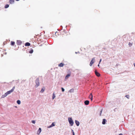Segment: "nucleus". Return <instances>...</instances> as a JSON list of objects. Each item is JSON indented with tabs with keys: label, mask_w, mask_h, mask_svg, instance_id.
<instances>
[{
	"label": "nucleus",
	"mask_w": 135,
	"mask_h": 135,
	"mask_svg": "<svg viewBox=\"0 0 135 135\" xmlns=\"http://www.w3.org/2000/svg\"><path fill=\"white\" fill-rule=\"evenodd\" d=\"M41 128H39L37 132V134L39 135L41 133Z\"/></svg>",
	"instance_id": "obj_8"
},
{
	"label": "nucleus",
	"mask_w": 135,
	"mask_h": 135,
	"mask_svg": "<svg viewBox=\"0 0 135 135\" xmlns=\"http://www.w3.org/2000/svg\"><path fill=\"white\" fill-rule=\"evenodd\" d=\"M106 120L105 119H103V120L102 123L103 124H104L105 123Z\"/></svg>",
	"instance_id": "obj_16"
},
{
	"label": "nucleus",
	"mask_w": 135,
	"mask_h": 135,
	"mask_svg": "<svg viewBox=\"0 0 135 135\" xmlns=\"http://www.w3.org/2000/svg\"><path fill=\"white\" fill-rule=\"evenodd\" d=\"M17 103L18 104H20L21 103V102L19 100H17Z\"/></svg>",
	"instance_id": "obj_23"
},
{
	"label": "nucleus",
	"mask_w": 135,
	"mask_h": 135,
	"mask_svg": "<svg viewBox=\"0 0 135 135\" xmlns=\"http://www.w3.org/2000/svg\"><path fill=\"white\" fill-rule=\"evenodd\" d=\"M128 45L129 46H131L132 45V44L129 42L128 44Z\"/></svg>",
	"instance_id": "obj_25"
},
{
	"label": "nucleus",
	"mask_w": 135,
	"mask_h": 135,
	"mask_svg": "<svg viewBox=\"0 0 135 135\" xmlns=\"http://www.w3.org/2000/svg\"><path fill=\"white\" fill-rule=\"evenodd\" d=\"M9 7V5L8 4H7L5 5L4 7V8H8Z\"/></svg>",
	"instance_id": "obj_22"
},
{
	"label": "nucleus",
	"mask_w": 135,
	"mask_h": 135,
	"mask_svg": "<svg viewBox=\"0 0 135 135\" xmlns=\"http://www.w3.org/2000/svg\"><path fill=\"white\" fill-rule=\"evenodd\" d=\"M16 0V1H19L20 0Z\"/></svg>",
	"instance_id": "obj_34"
},
{
	"label": "nucleus",
	"mask_w": 135,
	"mask_h": 135,
	"mask_svg": "<svg viewBox=\"0 0 135 135\" xmlns=\"http://www.w3.org/2000/svg\"><path fill=\"white\" fill-rule=\"evenodd\" d=\"M75 122L77 126H78L79 125V122L78 121L75 120Z\"/></svg>",
	"instance_id": "obj_13"
},
{
	"label": "nucleus",
	"mask_w": 135,
	"mask_h": 135,
	"mask_svg": "<svg viewBox=\"0 0 135 135\" xmlns=\"http://www.w3.org/2000/svg\"><path fill=\"white\" fill-rule=\"evenodd\" d=\"M89 103V101L88 100H86L84 102V103L86 105H88Z\"/></svg>",
	"instance_id": "obj_11"
},
{
	"label": "nucleus",
	"mask_w": 135,
	"mask_h": 135,
	"mask_svg": "<svg viewBox=\"0 0 135 135\" xmlns=\"http://www.w3.org/2000/svg\"><path fill=\"white\" fill-rule=\"evenodd\" d=\"M125 97L128 99L129 98V96L128 95H127L125 96Z\"/></svg>",
	"instance_id": "obj_26"
},
{
	"label": "nucleus",
	"mask_w": 135,
	"mask_h": 135,
	"mask_svg": "<svg viewBox=\"0 0 135 135\" xmlns=\"http://www.w3.org/2000/svg\"><path fill=\"white\" fill-rule=\"evenodd\" d=\"M134 66L135 67V64L134 63Z\"/></svg>",
	"instance_id": "obj_33"
},
{
	"label": "nucleus",
	"mask_w": 135,
	"mask_h": 135,
	"mask_svg": "<svg viewBox=\"0 0 135 135\" xmlns=\"http://www.w3.org/2000/svg\"><path fill=\"white\" fill-rule=\"evenodd\" d=\"M14 0H9V2L10 3L12 4L14 2Z\"/></svg>",
	"instance_id": "obj_20"
},
{
	"label": "nucleus",
	"mask_w": 135,
	"mask_h": 135,
	"mask_svg": "<svg viewBox=\"0 0 135 135\" xmlns=\"http://www.w3.org/2000/svg\"><path fill=\"white\" fill-rule=\"evenodd\" d=\"M55 95L53 93V95H52V99H53L55 98Z\"/></svg>",
	"instance_id": "obj_24"
},
{
	"label": "nucleus",
	"mask_w": 135,
	"mask_h": 135,
	"mask_svg": "<svg viewBox=\"0 0 135 135\" xmlns=\"http://www.w3.org/2000/svg\"><path fill=\"white\" fill-rule=\"evenodd\" d=\"M30 45V43L27 42L25 44V46H29Z\"/></svg>",
	"instance_id": "obj_12"
},
{
	"label": "nucleus",
	"mask_w": 135,
	"mask_h": 135,
	"mask_svg": "<svg viewBox=\"0 0 135 135\" xmlns=\"http://www.w3.org/2000/svg\"><path fill=\"white\" fill-rule=\"evenodd\" d=\"M15 86L13 87L12 89H11V90H10L9 91H7V92H6V93L7 94V95H8L10 93H11L12 92L14 91V90L15 89Z\"/></svg>",
	"instance_id": "obj_2"
},
{
	"label": "nucleus",
	"mask_w": 135,
	"mask_h": 135,
	"mask_svg": "<svg viewBox=\"0 0 135 135\" xmlns=\"http://www.w3.org/2000/svg\"><path fill=\"white\" fill-rule=\"evenodd\" d=\"M64 64L62 63L59 64L58 65L59 67H63L64 66Z\"/></svg>",
	"instance_id": "obj_15"
},
{
	"label": "nucleus",
	"mask_w": 135,
	"mask_h": 135,
	"mask_svg": "<svg viewBox=\"0 0 135 135\" xmlns=\"http://www.w3.org/2000/svg\"><path fill=\"white\" fill-rule=\"evenodd\" d=\"M98 66H99V64H98Z\"/></svg>",
	"instance_id": "obj_35"
},
{
	"label": "nucleus",
	"mask_w": 135,
	"mask_h": 135,
	"mask_svg": "<svg viewBox=\"0 0 135 135\" xmlns=\"http://www.w3.org/2000/svg\"><path fill=\"white\" fill-rule=\"evenodd\" d=\"M7 95L6 93L4 95H2V96L1 97V98H4L5 97H6Z\"/></svg>",
	"instance_id": "obj_14"
},
{
	"label": "nucleus",
	"mask_w": 135,
	"mask_h": 135,
	"mask_svg": "<svg viewBox=\"0 0 135 135\" xmlns=\"http://www.w3.org/2000/svg\"><path fill=\"white\" fill-rule=\"evenodd\" d=\"M72 89L70 90L69 91L70 92H71V91H72Z\"/></svg>",
	"instance_id": "obj_30"
},
{
	"label": "nucleus",
	"mask_w": 135,
	"mask_h": 135,
	"mask_svg": "<svg viewBox=\"0 0 135 135\" xmlns=\"http://www.w3.org/2000/svg\"><path fill=\"white\" fill-rule=\"evenodd\" d=\"M31 122H32V123H33V124H35V121L34 120H32Z\"/></svg>",
	"instance_id": "obj_27"
},
{
	"label": "nucleus",
	"mask_w": 135,
	"mask_h": 135,
	"mask_svg": "<svg viewBox=\"0 0 135 135\" xmlns=\"http://www.w3.org/2000/svg\"><path fill=\"white\" fill-rule=\"evenodd\" d=\"M45 87H44L43 88H42L41 91V92L42 93H43L45 90Z\"/></svg>",
	"instance_id": "obj_19"
},
{
	"label": "nucleus",
	"mask_w": 135,
	"mask_h": 135,
	"mask_svg": "<svg viewBox=\"0 0 135 135\" xmlns=\"http://www.w3.org/2000/svg\"><path fill=\"white\" fill-rule=\"evenodd\" d=\"M95 58L94 57L92 59L91 61L90 64V66H91L94 63V62H95Z\"/></svg>",
	"instance_id": "obj_5"
},
{
	"label": "nucleus",
	"mask_w": 135,
	"mask_h": 135,
	"mask_svg": "<svg viewBox=\"0 0 135 135\" xmlns=\"http://www.w3.org/2000/svg\"><path fill=\"white\" fill-rule=\"evenodd\" d=\"M22 43V41L20 40H18L17 41V44L18 45H21Z\"/></svg>",
	"instance_id": "obj_6"
},
{
	"label": "nucleus",
	"mask_w": 135,
	"mask_h": 135,
	"mask_svg": "<svg viewBox=\"0 0 135 135\" xmlns=\"http://www.w3.org/2000/svg\"><path fill=\"white\" fill-rule=\"evenodd\" d=\"M33 52V49H31L29 51V52L30 54L32 53Z\"/></svg>",
	"instance_id": "obj_21"
},
{
	"label": "nucleus",
	"mask_w": 135,
	"mask_h": 135,
	"mask_svg": "<svg viewBox=\"0 0 135 135\" xmlns=\"http://www.w3.org/2000/svg\"><path fill=\"white\" fill-rule=\"evenodd\" d=\"M11 45L12 46H14L15 44V42L14 41H12L11 42Z\"/></svg>",
	"instance_id": "obj_17"
},
{
	"label": "nucleus",
	"mask_w": 135,
	"mask_h": 135,
	"mask_svg": "<svg viewBox=\"0 0 135 135\" xmlns=\"http://www.w3.org/2000/svg\"><path fill=\"white\" fill-rule=\"evenodd\" d=\"M102 61V59H100V61H99V62H100Z\"/></svg>",
	"instance_id": "obj_31"
},
{
	"label": "nucleus",
	"mask_w": 135,
	"mask_h": 135,
	"mask_svg": "<svg viewBox=\"0 0 135 135\" xmlns=\"http://www.w3.org/2000/svg\"><path fill=\"white\" fill-rule=\"evenodd\" d=\"M73 135H74V132H73Z\"/></svg>",
	"instance_id": "obj_32"
},
{
	"label": "nucleus",
	"mask_w": 135,
	"mask_h": 135,
	"mask_svg": "<svg viewBox=\"0 0 135 135\" xmlns=\"http://www.w3.org/2000/svg\"><path fill=\"white\" fill-rule=\"evenodd\" d=\"M36 87H37L38 86H39L40 84L39 82V80L38 78H37L36 80Z\"/></svg>",
	"instance_id": "obj_4"
},
{
	"label": "nucleus",
	"mask_w": 135,
	"mask_h": 135,
	"mask_svg": "<svg viewBox=\"0 0 135 135\" xmlns=\"http://www.w3.org/2000/svg\"><path fill=\"white\" fill-rule=\"evenodd\" d=\"M68 120L71 126H73L74 124V122L72 118H69Z\"/></svg>",
	"instance_id": "obj_3"
},
{
	"label": "nucleus",
	"mask_w": 135,
	"mask_h": 135,
	"mask_svg": "<svg viewBox=\"0 0 135 135\" xmlns=\"http://www.w3.org/2000/svg\"><path fill=\"white\" fill-rule=\"evenodd\" d=\"M102 110L100 111V116L101 115V114L102 113Z\"/></svg>",
	"instance_id": "obj_29"
},
{
	"label": "nucleus",
	"mask_w": 135,
	"mask_h": 135,
	"mask_svg": "<svg viewBox=\"0 0 135 135\" xmlns=\"http://www.w3.org/2000/svg\"><path fill=\"white\" fill-rule=\"evenodd\" d=\"M61 90H62V92H64L65 90L64 89V88H61Z\"/></svg>",
	"instance_id": "obj_28"
},
{
	"label": "nucleus",
	"mask_w": 135,
	"mask_h": 135,
	"mask_svg": "<svg viewBox=\"0 0 135 135\" xmlns=\"http://www.w3.org/2000/svg\"><path fill=\"white\" fill-rule=\"evenodd\" d=\"M59 34L62 35L63 37L66 36L67 35V34L66 32L64 31H63L59 32H56L55 33V36L56 37H57V35H59Z\"/></svg>",
	"instance_id": "obj_1"
},
{
	"label": "nucleus",
	"mask_w": 135,
	"mask_h": 135,
	"mask_svg": "<svg viewBox=\"0 0 135 135\" xmlns=\"http://www.w3.org/2000/svg\"><path fill=\"white\" fill-rule=\"evenodd\" d=\"M55 126V124H54V122H53L51 125H50V126H49L48 127V128H50L53 126Z\"/></svg>",
	"instance_id": "obj_9"
},
{
	"label": "nucleus",
	"mask_w": 135,
	"mask_h": 135,
	"mask_svg": "<svg viewBox=\"0 0 135 135\" xmlns=\"http://www.w3.org/2000/svg\"><path fill=\"white\" fill-rule=\"evenodd\" d=\"M95 73L96 75L97 76L99 77L100 76V74L96 71H95Z\"/></svg>",
	"instance_id": "obj_10"
},
{
	"label": "nucleus",
	"mask_w": 135,
	"mask_h": 135,
	"mask_svg": "<svg viewBox=\"0 0 135 135\" xmlns=\"http://www.w3.org/2000/svg\"><path fill=\"white\" fill-rule=\"evenodd\" d=\"M70 76V74H67L65 76V79H68Z\"/></svg>",
	"instance_id": "obj_18"
},
{
	"label": "nucleus",
	"mask_w": 135,
	"mask_h": 135,
	"mask_svg": "<svg viewBox=\"0 0 135 135\" xmlns=\"http://www.w3.org/2000/svg\"><path fill=\"white\" fill-rule=\"evenodd\" d=\"M93 96L92 94V93L90 94L89 97V98L91 99V101H92L93 100Z\"/></svg>",
	"instance_id": "obj_7"
}]
</instances>
